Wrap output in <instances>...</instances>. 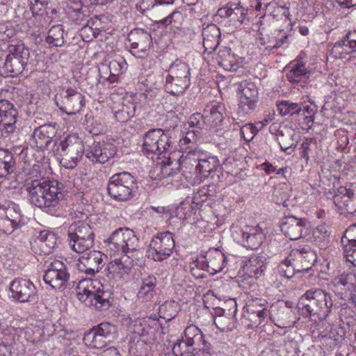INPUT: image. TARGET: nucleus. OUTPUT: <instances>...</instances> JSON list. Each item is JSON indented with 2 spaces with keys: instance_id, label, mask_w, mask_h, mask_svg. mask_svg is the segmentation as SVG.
Instances as JSON below:
<instances>
[{
  "instance_id": "0e129e2a",
  "label": "nucleus",
  "mask_w": 356,
  "mask_h": 356,
  "mask_svg": "<svg viewBox=\"0 0 356 356\" xmlns=\"http://www.w3.org/2000/svg\"><path fill=\"white\" fill-rule=\"evenodd\" d=\"M136 106L130 104L129 111H125V107L122 106V109L116 112L115 118L118 121L127 122L133 118L135 115Z\"/></svg>"
},
{
  "instance_id": "f704fd0d",
  "label": "nucleus",
  "mask_w": 356,
  "mask_h": 356,
  "mask_svg": "<svg viewBox=\"0 0 356 356\" xmlns=\"http://www.w3.org/2000/svg\"><path fill=\"white\" fill-rule=\"evenodd\" d=\"M218 63L225 70H236L237 59L229 47H223L220 49L218 54Z\"/></svg>"
},
{
  "instance_id": "dca6fc26",
  "label": "nucleus",
  "mask_w": 356,
  "mask_h": 356,
  "mask_svg": "<svg viewBox=\"0 0 356 356\" xmlns=\"http://www.w3.org/2000/svg\"><path fill=\"white\" fill-rule=\"evenodd\" d=\"M116 154V147L111 143H94L86 150V156L92 163L104 164Z\"/></svg>"
},
{
  "instance_id": "f3484780",
  "label": "nucleus",
  "mask_w": 356,
  "mask_h": 356,
  "mask_svg": "<svg viewBox=\"0 0 356 356\" xmlns=\"http://www.w3.org/2000/svg\"><path fill=\"white\" fill-rule=\"evenodd\" d=\"M290 258L294 261L298 272L309 271L318 260L316 252L309 246L293 249Z\"/></svg>"
},
{
  "instance_id": "4468645a",
  "label": "nucleus",
  "mask_w": 356,
  "mask_h": 356,
  "mask_svg": "<svg viewBox=\"0 0 356 356\" xmlns=\"http://www.w3.org/2000/svg\"><path fill=\"white\" fill-rule=\"evenodd\" d=\"M60 97V102L56 104L60 110L68 115L79 113L85 104V97L72 88L67 89Z\"/></svg>"
},
{
  "instance_id": "3c124183",
  "label": "nucleus",
  "mask_w": 356,
  "mask_h": 356,
  "mask_svg": "<svg viewBox=\"0 0 356 356\" xmlns=\"http://www.w3.org/2000/svg\"><path fill=\"white\" fill-rule=\"evenodd\" d=\"M18 112L13 104L8 100H0V118H7L10 120H17Z\"/></svg>"
},
{
  "instance_id": "bf43d9fd",
  "label": "nucleus",
  "mask_w": 356,
  "mask_h": 356,
  "mask_svg": "<svg viewBox=\"0 0 356 356\" xmlns=\"http://www.w3.org/2000/svg\"><path fill=\"white\" fill-rule=\"evenodd\" d=\"M17 120H10L7 118L0 120V131L1 138H8L11 134H14L16 130Z\"/></svg>"
},
{
  "instance_id": "4c0bfd02",
  "label": "nucleus",
  "mask_w": 356,
  "mask_h": 356,
  "mask_svg": "<svg viewBox=\"0 0 356 356\" xmlns=\"http://www.w3.org/2000/svg\"><path fill=\"white\" fill-rule=\"evenodd\" d=\"M310 72L307 70L305 65L300 61L293 64L286 76L289 81L298 83L309 78Z\"/></svg>"
},
{
  "instance_id": "e2e57ef3",
  "label": "nucleus",
  "mask_w": 356,
  "mask_h": 356,
  "mask_svg": "<svg viewBox=\"0 0 356 356\" xmlns=\"http://www.w3.org/2000/svg\"><path fill=\"white\" fill-rule=\"evenodd\" d=\"M184 21V15L180 11H174L167 17L164 18L161 22L163 24L168 25L171 24L175 28H178L181 25Z\"/></svg>"
},
{
  "instance_id": "cd10ccee",
  "label": "nucleus",
  "mask_w": 356,
  "mask_h": 356,
  "mask_svg": "<svg viewBox=\"0 0 356 356\" xmlns=\"http://www.w3.org/2000/svg\"><path fill=\"white\" fill-rule=\"evenodd\" d=\"M220 29L214 24L203 28L202 35L205 51L211 54L216 49L220 43Z\"/></svg>"
},
{
  "instance_id": "338daca9",
  "label": "nucleus",
  "mask_w": 356,
  "mask_h": 356,
  "mask_svg": "<svg viewBox=\"0 0 356 356\" xmlns=\"http://www.w3.org/2000/svg\"><path fill=\"white\" fill-rule=\"evenodd\" d=\"M343 255L346 258L347 261L351 263L356 266V247L343 248Z\"/></svg>"
},
{
  "instance_id": "7c9ffc66",
  "label": "nucleus",
  "mask_w": 356,
  "mask_h": 356,
  "mask_svg": "<svg viewBox=\"0 0 356 356\" xmlns=\"http://www.w3.org/2000/svg\"><path fill=\"white\" fill-rule=\"evenodd\" d=\"M131 254H122L119 258H115L108 266L109 273L119 276L128 273L131 268Z\"/></svg>"
},
{
  "instance_id": "680f3d73",
  "label": "nucleus",
  "mask_w": 356,
  "mask_h": 356,
  "mask_svg": "<svg viewBox=\"0 0 356 356\" xmlns=\"http://www.w3.org/2000/svg\"><path fill=\"white\" fill-rule=\"evenodd\" d=\"M72 15V20L76 24L83 26L85 29L83 32L88 31H92L91 27H90V22L87 19V15L81 11L80 9H77L73 12Z\"/></svg>"
},
{
  "instance_id": "c85d7f7f",
  "label": "nucleus",
  "mask_w": 356,
  "mask_h": 356,
  "mask_svg": "<svg viewBox=\"0 0 356 356\" xmlns=\"http://www.w3.org/2000/svg\"><path fill=\"white\" fill-rule=\"evenodd\" d=\"M225 111V107L220 103L204 109L203 114L207 127L213 128L220 126L223 122Z\"/></svg>"
},
{
  "instance_id": "79ce46f5",
  "label": "nucleus",
  "mask_w": 356,
  "mask_h": 356,
  "mask_svg": "<svg viewBox=\"0 0 356 356\" xmlns=\"http://www.w3.org/2000/svg\"><path fill=\"white\" fill-rule=\"evenodd\" d=\"M64 33L61 24L54 25L49 30L46 42L53 47H62L65 44Z\"/></svg>"
},
{
  "instance_id": "393cba45",
  "label": "nucleus",
  "mask_w": 356,
  "mask_h": 356,
  "mask_svg": "<svg viewBox=\"0 0 356 356\" xmlns=\"http://www.w3.org/2000/svg\"><path fill=\"white\" fill-rule=\"evenodd\" d=\"M293 313L291 309L284 305H271L269 310L270 320L280 328L291 326L293 324Z\"/></svg>"
},
{
  "instance_id": "c756f323",
  "label": "nucleus",
  "mask_w": 356,
  "mask_h": 356,
  "mask_svg": "<svg viewBox=\"0 0 356 356\" xmlns=\"http://www.w3.org/2000/svg\"><path fill=\"white\" fill-rule=\"evenodd\" d=\"M157 279L149 275L142 279V284L138 292V298L143 302L151 301L156 294Z\"/></svg>"
},
{
  "instance_id": "58836bf2",
  "label": "nucleus",
  "mask_w": 356,
  "mask_h": 356,
  "mask_svg": "<svg viewBox=\"0 0 356 356\" xmlns=\"http://www.w3.org/2000/svg\"><path fill=\"white\" fill-rule=\"evenodd\" d=\"M67 236L94 237V232L89 224L83 221H77L69 227Z\"/></svg>"
},
{
  "instance_id": "6e6d98bb",
  "label": "nucleus",
  "mask_w": 356,
  "mask_h": 356,
  "mask_svg": "<svg viewBox=\"0 0 356 356\" xmlns=\"http://www.w3.org/2000/svg\"><path fill=\"white\" fill-rule=\"evenodd\" d=\"M86 339L90 343V346L92 348L97 349L104 347L111 341L110 339L99 335L92 331H90V332L86 335Z\"/></svg>"
},
{
  "instance_id": "7ed1b4c3",
  "label": "nucleus",
  "mask_w": 356,
  "mask_h": 356,
  "mask_svg": "<svg viewBox=\"0 0 356 356\" xmlns=\"http://www.w3.org/2000/svg\"><path fill=\"white\" fill-rule=\"evenodd\" d=\"M191 86V68L179 59L175 60L170 66L165 76V90L173 95H183Z\"/></svg>"
},
{
  "instance_id": "6ab92c4d",
  "label": "nucleus",
  "mask_w": 356,
  "mask_h": 356,
  "mask_svg": "<svg viewBox=\"0 0 356 356\" xmlns=\"http://www.w3.org/2000/svg\"><path fill=\"white\" fill-rule=\"evenodd\" d=\"M76 266L79 271L93 275L103 266V254L99 251L86 252L79 259Z\"/></svg>"
},
{
  "instance_id": "0eeeda50",
  "label": "nucleus",
  "mask_w": 356,
  "mask_h": 356,
  "mask_svg": "<svg viewBox=\"0 0 356 356\" xmlns=\"http://www.w3.org/2000/svg\"><path fill=\"white\" fill-rule=\"evenodd\" d=\"M172 146L169 131L162 129H152L143 136V152L147 156L161 154Z\"/></svg>"
},
{
  "instance_id": "5701e85b",
  "label": "nucleus",
  "mask_w": 356,
  "mask_h": 356,
  "mask_svg": "<svg viewBox=\"0 0 356 356\" xmlns=\"http://www.w3.org/2000/svg\"><path fill=\"white\" fill-rule=\"evenodd\" d=\"M131 49L144 52L150 48L152 38L149 31L143 29H134L127 37Z\"/></svg>"
},
{
  "instance_id": "69168bd1",
  "label": "nucleus",
  "mask_w": 356,
  "mask_h": 356,
  "mask_svg": "<svg viewBox=\"0 0 356 356\" xmlns=\"http://www.w3.org/2000/svg\"><path fill=\"white\" fill-rule=\"evenodd\" d=\"M15 30L13 26L8 24H0V40H7L15 35Z\"/></svg>"
},
{
  "instance_id": "c9c22d12",
  "label": "nucleus",
  "mask_w": 356,
  "mask_h": 356,
  "mask_svg": "<svg viewBox=\"0 0 356 356\" xmlns=\"http://www.w3.org/2000/svg\"><path fill=\"white\" fill-rule=\"evenodd\" d=\"M12 152L0 148V178L12 173L16 169Z\"/></svg>"
},
{
  "instance_id": "c03bdc74",
  "label": "nucleus",
  "mask_w": 356,
  "mask_h": 356,
  "mask_svg": "<svg viewBox=\"0 0 356 356\" xmlns=\"http://www.w3.org/2000/svg\"><path fill=\"white\" fill-rule=\"evenodd\" d=\"M277 107L282 116L298 117V111H300V104L290 100L277 102Z\"/></svg>"
},
{
  "instance_id": "ea45409f",
  "label": "nucleus",
  "mask_w": 356,
  "mask_h": 356,
  "mask_svg": "<svg viewBox=\"0 0 356 356\" xmlns=\"http://www.w3.org/2000/svg\"><path fill=\"white\" fill-rule=\"evenodd\" d=\"M296 134L293 131L287 130L286 132L280 131L277 134V140L281 149L288 154L293 151V147L296 145V140L293 138Z\"/></svg>"
},
{
  "instance_id": "9d476101",
  "label": "nucleus",
  "mask_w": 356,
  "mask_h": 356,
  "mask_svg": "<svg viewBox=\"0 0 356 356\" xmlns=\"http://www.w3.org/2000/svg\"><path fill=\"white\" fill-rule=\"evenodd\" d=\"M238 90L240 93L237 114L243 117L255 110L259 101V92L256 84L247 80L239 83Z\"/></svg>"
},
{
  "instance_id": "4d7b16f0",
  "label": "nucleus",
  "mask_w": 356,
  "mask_h": 356,
  "mask_svg": "<svg viewBox=\"0 0 356 356\" xmlns=\"http://www.w3.org/2000/svg\"><path fill=\"white\" fill-rule=\"evenodd\" d=\"M262 126L263 124L261 122L257 123V125L245 124L241 127V134L244 140L250 141L253 139L254 136L257 135Z\"/></svg>"
},
{
  "instance_id": "1a4fd4ad",
  "label": "nucleus",
  "mask_w": 356,
  "mask_h": 356,
  "mask_svg": "<svg viewBox=\"0 0 356 356\" xmlns=\"http://www.w3.org/2000/svg\"><path fill=\"white\" fill-rule=\"evenodd\" d=\"M175 246V242L171 232L158 233L149 243L147 256L155 261H162L172 254Z\"/></svg>"
},
{
  "instance_id": "ddd939ff",
  "label": "nucleus",
  "mask_w": 356,
  "mask_h": 356,
  "mask_svg": "<svg viewBox=\"0 0 356 356\" xmlns=\"http://www.w3.org/2000/svg\"><path fill=\"white\" fill-rule=\"evenodd\" d=\"M10 289L13 298L19 302H28L36 300V288L29 280L16 278L10 283Z\"/></svg>"
},
{
  "instance_id": "49530a36",
  "label": "nucleus",
  "mask_w": 356,
  "mask_h": 356,
  "mask_svg": "<svg viewBox=\"0 0 356 356\" xmlns=\"http://www.w3.org/2000/svg\"><path fill=\"white\" fill-rule=\"evenodd\" d=\"M179 309V305L176 301H166L159 308V315L166 321L174 318Z\"/></svg>"
},
{
  "instance_id": "423d86ee",
  "label": "nucleus",
  "mask_w": 356,
  "mask_h": 356,
  "mask_svg": "<svg viewBox=\"0 0 356 356\" xmlns=\"http://www.w3.org/2000/svg\"><path fill=\"white\" fill-rule=\"evenodd\" d=\"M5 60H0V74L3 76H15L21 74L29 58V51L24 45L12 47Z\"/></svg>"
},
{
  "instance_id": "a878e982",
  "label": "nucleus",
  "mask_w": 356,
  "mask_h": 356,
  "mask_svg": "<svg viewBox=\"0 0 356 356\" xmlns=\"http://www.w3.org/2000/svg\"><path fill=\"white\" fill-rule=\"evenodd\" d=\"M218 13L220 16L229 17L231 21L238 22L240 24L245 23V21H249L247 18L248 8H244L240 3L229 2L218 9Z\"/></svg>"
},
{
  "instance_id": "f8f14e48",
  "label": "nucleus",
  "mask_w": 356,
  "mask_h": 356,
  "mask_svg": "<svg viewBox=\"0 0 356 356\" xmlns=\"http://www.w3.org/2000/svg\"><path fill=\"white\" fill-rule=\"evenodd\" d=\"M95 289L89 288L83 289L82 291H78L76 296L78 299L86 306H94L97 309H107L111 305V293L104 291L103 286Z\"/></svg>"
},
{
  "instance_id": "412c9836",
  "label": "nucleus",
  "mask_w": 356,
  "mask_h": 356,
  "mask_svg": "<svg viewBox=\"0 0 356 356\" xmlns=\"http://www.w3.org/2000/svg\"><path fill=\"white\" fill-rule=\"evenodd\" d=\"M185 341L191 344L197 350L210 354L211 344L204 339L202 332L195 325L187 326L184 330Z\"/></svg>"
},
{
  "instance_id": "13d9d810",
  "label": "nucleus",
  "mask_w": 356,
  "mask_h": 356,
  "mask_svg": "<svg viewBox=\"0 0 356 356\" xmlns=\"http://www.w3.org/2000/svg\"><path fill=\"white\" fill-rule=\"evenodd\" d=\"M186 125H188V129H198L200 131H201L202 129H204L205 126H207L204 114H201L200 113H195L192 114Z\"/></svg>"
},
{
  "instance_id": "39448f33",
  "label": "nucleus",
  "mask_w": 356,
  "mask_h": 356,
  "mask_svg": "<svg viewBox=\"0 0 356 356\" xmlns=\"http://www.w3.org/2000/svg\"><path fill=\"white\" fill-rule=\"evenodd\" d=\"M110 250L114 253H122L134 256L138 251L139 241L133 230L120 227L112 232L105 241Z\"/></svg>"
},
{
  "instance_id": "a211bd4d",
  "label": "nucleus",
  "mask_w": 356,
  "mask_h": 356,
  "mask_svg": "<svg viewBox=\"0 0 356 356\" xmlns=\"http://www.w3.org/2000/svg\"><path fill=\"white\" fill-rule=\"evenodd\" d=\"M307 221L295 216L285 217L281 223L282 233L291 240H298L307 232Z\"/></svg>"
},
{
  "instance_id": "09e8293b",
  "label": "nucleus",
  "mask_w": 356,
  "mask_h": 356,
  "mask_svg": "<svg viewBox=\"0 0 356 356\" xmlns=\"http://www.w3.org/2000/svg\"><path fill=\"white\" fill-rule=\"evenodd\" d=\"M197 350L184 339L178 340L172 347V352L175 356H195Z\"/></svg>"
},
{
  "instance_id": "8fccbe9b",
  "label": "nucleus",
  "mask_w": 356,
  "mask_h": 356,
  "mask_svg": "<svg viewBox=\"0 0 356 356\" xmlns=\"http://www.w3.org/2000/svg\"><path fill=\"white\" fill-rule=\"evenodd\" d=\"M277 271L282 277L287 279L293 277L296 273H298L294 261L290 258V254L278 265Z\"/></svg>"
},
{
  "instance_id": "bb28decb",
  "label": "nucleus",
  "mask_w": 356,
  "mask_h": 356,
  "mask_svg": "<svg viewBox=\"0 0 356 356\" xmlns=\"http://www.w3.org/2000/svg\"><path fill=\"white\" fill-rule=\"evenodd\" d=\"M207 273L214 275L220 272L227 264L225 255L218 249H209L205 254Z\"/></svg>"
},
{
  "instance_id": "4be33fe9",
  "label": "nucleus",
  "mask_w": 356,
  "mask_h": 356,
  "mask_svg": "<svg viewBox=\"0 0 356 356\" xmlns=\"http://www.w3.org/2000/svg\"><path fill=\"white\" fill-rule=\"evenodd\" d=\"M197 156L198 163L195 166V170L204 177H209L212 173L215 172L219 166V161L216 156H209L207 158H201L200 152L197 149L188 150L187 156L191 159V156Z\"/></svg>"
},
{
  "instance_id": "603ef678",
  "label": "nucleus",
  "mask_w": 356,
  "mask_h": 356,
  "mask_svg": "<svg viewBox=\"0 0 356 356\" xmlns=\"http://www.w3.org/2000/svg\"><path fill=\"white\" fill-rule=\"evenodd\" d=\"M188 131L184 133L183 137L180 139V143L181 146L187 145L186 149H189V150L197 149L195 146L198 136L200 135L201 131L198 129H191L187 128Z\"/></svg>"
},
{
  "instance_id": "b1692460",
  "label": "nucleus",
  "mask_w": 356,
  "mask_h": 356,
  "mask_svg": "<svg viewBox=\"0 0 356 356\" xmlns=\"http://www.w3.org/2000/svg\"><path fill=\"white\" fill-rule=\"evenodd\" d=\"M356 52V30L347 33L341 40L335 42L332 53L337 58H343L346 55Z\"/></svg>"
},
{
  "instance_id": "a19ab883",
  "label": "nucleus",
  "mask_w": 356,
  "mask_h": 356,
  "mask_svg": "<svg viewBox=\"0 0 356 356\" xmlns=\"http://www.w3.org/2000/svg\"><path fill=\"white\" fill-rule=\"evenodd\" d=\"M71 248L77 253H84L94 245V237H68Z\"/></svg>"
},
{
  "instance_id": "f03ea898",
  "label": "nucleus",
  "mask_w": 356,
  "mask_h": 356,
  "mask_svg": "<svg viewBox=\"0 0 356 356\" xmlns=\"http://www.w3.org/2000/svg\"><path fill=\"white\" fill-rule=\"evenodd\" d=\"M333 307L332 296L320 289L307 291L299 299L298 308L305 316L325 320Z\"/></svg>"
},
{
  "instance_id": "864d4df0",
  "label": "nucleus",
  "mask_w": 356,
  "mask_h": 356,
  "mask_svg": "<svg viewBox=\"0 0 356 356\" xmlns=\"http://www.w3.org/2000/svg\"><path fill=\"white\" fill-rule=\"evenodd\" d=\"M26 338L33 344H38L44 341V332L40 325L28 327L26 331Z\"/></svg>"
},
{
  "instance_id": "2eb2a0df",
  "label": "nucleus",
  "mask_w": 356,
  "mask_h": 356,
  "mask_svg": "<svg viewBox=\"0 0 356 356\" xmlns=\"http://www.w3.org/2000/svg\"><path fill=\"white\" fill-rule=\"evenodd\" d=\"M58 127L56 124H45L35 129L30 139L33 148L44 150L56 136Z\"/></svg>"
},
{
  "instance_id": "20e7f679",
  "label": "nucleus",
  "mask_w": 356,
  "mask_h": 356,
  "mask_svg": "<svg viewBox=\"0 0 356 356\" xmlns=\"http://www.w3.org/2000/svg\"><path fill=\"white\" fill-rule=\"evenodd\" d=\"M137 190V180L128 172L113 175L107 184L108 195L117 201L125 202L132 199L136 195Z\"/></svg>"
},
{
  "instance_id": "774afa93",
  "label": "nucleus",
  "mask_w": 356,
  "mask_h": 356,
  "mask_svg": "<svg viewBox=\"0 0 356 356\" xmlns=\"http://www.w3.org/2000/svg\"><path fill=\"white\" fill-rule=\"evenodd\" d=\"M300 111H298V118L300 119L307 120L310 119L314 115V111L311 107L308 105H305L302 103H300Z\"/></svg>"
},
{
  "instance_id": "9b49d317",
  "label": "nucleus",
  "mask_w": 356,
  "mask_h": 356,
  "mask_svg": "<svg viewBox=\"0 0 356 356\" xmlns=\"http://www.w3.org/2000/svg\"><path fill=\"white\" fill-rule=\"evenodd\" d=\"M43 280L53 289L63 291L68 285L70 273L64 263L56 260L51 262L44 271Z\"/></svg>"
},
{
  "instance_id": "2f4dec72",
  "label": "nucleus",
  "mask_w": 356,
  "mask_h": 356,
  "mask_svg": "<svg viewBox=\"0 0 356 356\" xmlns=\"http://www.w3.org/2000/svg\"><path fill=\"white\" fill-rule=\"evenodd\" d=\"M181 159L182 156L178 159L172 160L170 157H168L166 161H163L161 167V172L163 177H168L177 174L181 169L184 163L187 164L191 161V158L187 156L184 159Z\"/></svg>"
},
{
  "instance_id": "37998d69",
  "label": "nucleus",
  "mask_w": 356,
  "mask_h": 356,
  "mask_svg": "<svg viewBox=\"0 0 356 356\" xmlns=\"http://www.w3.org/2000/svg\"><path fill=\"white\" fill-rule=\"evenodd\" d=\"M266 257L263 254H254L248 261V268L257 277L260 276L266 268Z\"/></svg>"
},
{
  "instance_id": "72a5a7b5",
  "label": "nucleus",
  "mask_w": 356,
  "mask_h": 356,
  "mask_svg": "<svg viewBox=\"0 0 356 356\" xmlns=\"http://www.w3.org/2000/svg\"><path fill=\"white\" fill-rule=\"evenodd\" d=\"M242 238L248 248L257 249L263 242L264 234L259 227H247L242 230Z\"/></svg>"
},
{
  "instance_id": "052dcab7",
  "label": "nucleus",
  "mask_w": 356,
  "mask_h": 356,
  "mask_svg": "<svg viewBox=\"0 0 356 356\" xmlns=\"http://www.w3.org/2000/svg\"><path fill=\"white\" fill-rule=\"evenodd\" d=\"M115 327L108 323H102L97 327H93L90 331L99 335L111 339L112 334L115 332Z\"/></svg>"
},
{
  "instance_id": "aec40b11",
  "label": "nucleus",
  "mask_w": 356,
  "mask_h": 356,
  "mask_svg": "<svg viewBox=\"0 0 356 356\" xmlns=\"http://www.w3.org/2000/svg\"><path fill=\"white\" fill-rule=\"evenodd\" d=\"M335 205L347 213L356 216V197L350 188L340 186L333 197Z\"/></svg>"
},
{
  "instance_id": "de8ad7c7",
  "label": "nucleus",
  "mask_w": 356,
  "mask_h": 356,
  "mask_svg": "<svg viewBox=\"0 0 356 356\" xmlns=\"http://www.w3.org/2000/svg\"><path fill=\"white\" fill-rule=\"evenodd\" d=\"M108 66L110 71L109 80L111 82L115 81L116 76L122 74L127 70L126 60L122 57L110 60Z\"/></svg>"
},
{
  "instance_id": "e433bc0d",
  "label": "nucleus",
  "mask_w": 356,
  "mask_h": 356,
  "mask_svg": "<svg viewBox=\"0 0 356 356\" xmlns=\"http://www.w3.org/2000/svg\"><path fill=\"white\" fill-rule=\"evenodd\" d=\"M6 220L11 224L12 229L14 230L24 225V216L21 213L19 205L13 203L5 210Z\"/></svg>"
},
{
  "instance_id": "f257e3e1",
  "label": "nucleus",
  "mask_w": 356,
  "mask_h": 356,
  "mask_svg": "<svg viewBox=\"0 0 356 356\" xmlns=\"http://www.w3.org/2000/svg\"><path fill=\"white\" fill-rule=\"evenodd\" d=\"M25 187L31 204L51 215L60 216L56 208L63 195L57 181L32 179L26 182Z\"/></svg>"
},
{
  "instance_id": "473e14b6",
  "label": "nucleus",
  "mask_w": 356,
  "mask_h": 356,
  "mask_svg": "<svg viewBox=\"0 0 356 356\" xmlns=\"http://www.w3.org/2000/svg\"><path fill=\"white\" fill-rule=\"evenodd\" d=\"M41 251L44 254L52 253L57 247L58 238L56 235L51 232L42 231L37 238Z\"/></svg>"
},
{
  "instance_id": "6e6552de",
  "label": "nucleus",
  "mask_w": 356,
  "mask_h": 356,
  "mask_svg": "<svg viewBox=\"0 0 356 356\" xmlns=\"http://www.w3.org/2000/svg\"><path fill=\"white\" fill-rule=\"evenodd\" d=\"M60 154L63 156V165L68 169L74 168L84 153L83 141L76 134H70L59 143Z\"/></svg>"
},
{
  "instance_id": "5fc2aeb1",
  "label": "nucleus",
  "mask_w": 356,
  "mask_h": 356,
  "mask_svg": "<svg viewBox=\"0 0 356 356\" xmlns=\"http://www.w3.org/2000/svg\"><path fill=\"white\" fill-rule=\"evenodd\" d=\"M343 248L356 247V224L350 225L341 239Z\"/></svg>"
},
{
  "instance_id": "a18cd8bd",
  "label": "nucleus",
  "mask_w": 356,
  "mask_h": 356,
  "mask_svg": "<svg viewBox=\"0 0 356 356\" xmlns=\"http://www.w3.org/2000/svg\"><path fill=\"white\" fill-rule=\"evenodd\" d=\"M314 243L320 249H325L330 243V232L325 225H319L313 231Z\"/></svg>"
}]
</instances>
